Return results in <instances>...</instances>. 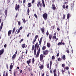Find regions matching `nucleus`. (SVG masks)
<instances>
[{
    "instance_id": "nucleus-1",
    "label": "nucleus",
    "mask_w": 76,
    "mask_h": 76,
    "mask_svg": "<svg viewBox=\"0 0 76 76\" xmlns=\"http://www.w3.org/2000/svg\"><path fill=\"white\" fill-rule=\"evenodd\" d=\"M38 44V43L37 42L34 46L35 49L34 50V56H36V54H37V45Z\"/></svg>"
},
{
    "instance_id": "nucleus-2",
    "label": "nucleus",
    "mask_w": 76,
    "mask_h": 76,
    "mask_svg": "<svg viewBox=\"0 0 76 76\" xmlns=\"http://www.w3.org/2000/svg\"><path fill=\"white\" fill-rule=\"evenodd\" d=\"M39 6H40L39 9L41 11V8L42 7V3H41V2L40 1H39V2L37 4V6L38 7H39Z\"/></svg>"
},
{
    "instance_id": "nucleus-3",
    "label": "nucleus",
    "mask_w": 76,
    "mask_h": 76,
    "mask_svg": "<svg viewBox=\"0 0 76 76\" xmlns=\"http://www.w3.org/2000/svg\"><path fill=\"white\" fill-rule=\"evenodd\" d=\"M42 17L45 20H46L47 19V17H48V15H47V13L43 14L42 15Z\"/></svg>"
},
{
    "instance_id": "nucleus-4",
    "label": "nucleus",
    "mask_w": 76,
    "mask_h": 76,
    "mask_svg": "<svg viewBox=\"0 0 76 76\" xmlns=\"http://www.w3.org/2000/svg\"><path fill=\"white\" fill-rule=\"evenodd\" d=\"M39 53H40V48H39V49L38 50L36 56H34L35 58H38L39 57Z\"/></svg>"
},
{
    "instance_id": "nucleus-5",
    "label": "nucleus",
    "mask_w": 76,
    "mask_h": 76,
    "mask_svg": "<svg viewBox=\"0 0 76 76\" xmlns=\"http://www.w3.org/2000/svg\"><path fill=\"white\" fill-rule=\"evenodd\" d=\"M43 53L44 55H48L49 53V50H46L45 51H43Z\"/></svg>"
},
{
    "instance_id": "nucleus-6",
    "label": "nucleus",
    "mask_w": 76,
    "mask_h": 76,
    "mask_svg": "<svg viewBox=\"0 0 76 76\" xmlns=\"http://www.w3.org/2000/svg\"><path fill=\"white\" fill-rule=\"evenodd\" d=\"M62 8L64 9H68V8H69V6L68 5H66H66L65 4H63L62 5Z\"/></svg>"
},
{
    "instance_id": "nucleus-7",
    "label": "nucleus",
    "mask_w": 76,
    "mask_h": 76,
    "mask_svg": "<svg viewBox=\"0 0 76 76\" xmlns=\"http://www.w3.org/2000/svg\"><path fill=\"white\" fill-rule=\"evenodd\" d=\"M43 58H44V56L42 55V54H41L40 56V61H42V60H43Z\"/></svg>"
},
{
    "instance_id": "nucleus-8",
    "label": "nucleus",
    "mask_w": 76,
    "mask_h": 76,
    "mask_svg": "<svg viewBox=\"0 0 76 76\" xmlns=\"http://www.w3.org/2000/svg\"><path fill=\"white\" fill-rule=\"evenodd\" d=\"M20 6L19 5H18L17 6V4H16V6L15 7V10L16 11H17V10H19V7Z\"/></svg>"
},
{
    "instance_id": "nucleus-9",
    "label": "nucleus",
    "mask_w": 76,
    "mask_h": 76,
    "mask_svg": "<svg viewBox=\"0 0 76 76\" xmlns=\"http://www.w3.org/2000/svg\"><path fill=\"white\" fill-rule=\"evenodd\" d=\"M4 49L3 48L2 49H1L0 50V56L1 55L3 54L4 53Z\"/></svg>"
},
{
    "instance_id": "nucleus-10",
    "label": "nucleus",
    "mask_w": 76,
    "mask_h": 76,
    "mask_svg": "<svg viewBox=\"0 0 76 76\" xmlns=\"http://www.w3.org/2000/svg\"><path fill=\"white\" fill-rule=\"evenodd\" d=\"M11 33L12 30H9L8 32V37H10V35H11Z\"/></svg>"
},
{
    "instance_id": "nucleus-11",
    "label": "nucleus",
    "mask_w": 76,
    "mask_h": 76,
    "mask_svg": "<svg viewBox=\"0 0 76 76\" xmlns=\"http://www.w3.org/2000/svg\"><path fill=\"white\" fill-rule=\"evenodd\" d=\"M31 60H32V59H29L27 61L26 63L28 64V66L29 64V63H31Z\"/></svg>"
},
{
    "instance_id": "nucleus-12",
    "label": "nucleus",
    "mask_w": 76,
    "mask_h": 76,
    "mask_svg": "<svg viewBox=\"0 0 76 76\" xmlns=\"http://www.w3.org/2000/svg\"><path fill=\"white\" fill-rule=\"evenodd\" d=\"M56 69H55L53 70L54 76H57V72H56Z\"/></svg>"
},
{
    "instance_id": "nucleus-13",
    "label": "nucleus",
    "mask_w": 76,
    "mask_h": 76,
    "mask_svg": "<svg viewBox=\"0 0 76 76\" xmlns=\"http://www.w3.org/2000/svg\"><path fill=\"white\" fill-rule=\"evenodd\" d=\"M52 9L53 10H55L56 9V6L54 4H52Z\"/></svg>"
},
{
    "instance_id": "nucleus-14",
    "label": "nucleus",
    "mask_w": 76,
    "mask_h": 76,
    "mask_svg": "<svg viewBox=\"0 0 76 76\" xmlns=\"http://www.w3.org/2000/svg\"><path fill=\"white\" fill-rule=\"evenodd\" d=\"M16 57V55L15 54H14L12 56V60H14V59Z\"/></svg>"
},
{
    "instance_id": "nucleus-15",
    "label": "nucleus",
    "mask_w": 76,
    "mask_h": 76,
    "mask_svg": "<svg viewBox=\"0 0 76 76\" xmlns=\"http://www.w3.org/2000/svg\"><path fill=\"white\" fill-rule=\"evenodd\" d=\"M40 29L41 31H42V33H44V31L45 30V28L43 27V28H40Z\"/></svg>"
},
{
    "instance_id": "nucleus-16",
    "label": "nucleus",
    "mask_w": 76,
    "mask_h": 76,
    "mask_svg": "<svg viewBox=\"0 0 76 76\" xmlns=\"http://www.w3.org/2000/svg\"><path fill=\"white\" fill-rule=\"evenodd\" d=\"M62 58L63 60H66V56L65 55H63L62 56Z\"/></svg>"
},
{
    "instance_id": "nucleus-17",
    "label": "nucleus",
    "mask_w": 76,
    "mask_h": 76,
    "mask_svg": "<svg viewBox=\"0 0 76 76\" xmlns=\"http://www.w3.org/2000/svg\"><path fill=\"white\" fill-rule=\"evenodd\" d=\"M50 70H51V65H52V61H50Z\"/></svg>"
},
{
    "instance_id": "nucleus-18",
    "label": "nucleus",
    "mask_w": 76,
    "mask_h": 76,
    "mask_svg": "<svg viewBox=\"0 0 76 76\" xmlns=\"http://www.w3.org/2000/svg\"><path fill=\"white\" fill-rule=\"evenodd\" d=\"M28 7H30L32 6V5H31V3H28Z\"/></svg>"
},
{
    "instance_id": "nucleus-19",
    "label": "nucleus",
    "mask_w": 76,
    "mask_h": 76,
    "mask_svg": "<svg viewBox=\"0 0 76 76\" xmlns=\"http://www.w3.org/2000/svg\"><path fill=\"white\" fill-rule=\"evenodd\" d=\"M39 68L40 69H42L44 68V65H42L39 66Z\"/></svg>"
},
{
    "instance_id": "nucleus-20",
    "label": "nucleus",
    "mask_w": 76,
    "mask_h": 76,
    "mask_svg": "<svg viewBox=\"0 0 76 76\" xmlns=\"http://www.w3.org/2000/svg\"><path fill=\"white\" fill-rule=\"evenodd\" d=\"M49 38L51 40V39L52 38V35L51 34H49Z\"/></svg>"
},
{
    "instance_id": "nucleus-21",
    "label": "nucleus",
    "mask_w": 76,
    "mask_h": 76,
    "mask_svg": "<svg viewBox=\"0 0 76 76\" xmlns=\"http://www.w3.org/2000/svg\"><path fill=\"white\" fill-rule=\"evenodd\" d=\"M50 46H51V45L50 42L48 43H47V46L48 47H50Z\"/></svg>"
},
{
    "instance_id": "nucleus-22",
    "label": "nucleus",
    "mask_w": 76,
    "mask_h": 76,
    "mask_svg": "<svg viewBox=\"0 0 76 76\" xmlns=\"http://www.w3.org/2000/svg\"><path fill=\"white\" fill-rule=\"evenodd\" d=\"M70 16V14L69 13H68L67 14V19H69V16Z\"/></svg>"
},
{
    "instance_id": "nucleus-23",
    "label": "nucleus",
    "mask_w": 76,
    "mask_h": 76,
    "mask_svg": "<svg viewBox=\"0 0 76 76\" xmlns=\"http://www.w3.org/2000/svg\"><path fill=\"white\" fill-rule=\"evenodd\" d=\"M58 61H61V60H62V59L61 58H59L57 59Z\"/></svg>"
},
{
    "instance_id": "nucleus-24",
    "label": "nucleus",
    "mask_w": 76,
    "mask_h": 76,
    "mask_svg": "<svg viewBox=\"0 0 76 76\" xmlns=\"http://www.w3.org/2000/svg\"><path fill=\"white\" fill-rule=\"evenodd\" d=\"M34 62H35V59L34 58L32 59V64H34Z\"/></svg>"
},
{
    "instance_id": "nucleus-25",
    "label": "nucleus",
    "mask_w": 76,
    "mask_h": 76,
    "mask_svg": "<svg viewBox=\"0 0 76 76\" xmlns=\"http://www.w3.org/2000/svg\"><path fill=\"white\" fill-rule=\"evenodd\" d=\"M46 49V47L45 46H44L42 48V50H45Z\"/></svg>"
},
{
    "instance_id": "nucleus-26",
    "label": "nucleus",
    "mask_w": 76,
    "mask_h": 76,
    "mask_svg": "<svg viewBox=\"0 0 76 76\" xmlns=\"http://www.w3.org/2000/svg\"><path fill=\"white\" fill-rule=\"evenodd\" d=\"M4 13L5 15H7V10H5Z\"/></svg>"
},
{
    "instance_id": "nucleus-27",
    "label": "nucleus",
    "mask_w": 76,
    "mask_h": 76,
    "mask_svg": "<svg viewBox=\"0 0 76 76\" xmlns=\"http://www.w3.org/2000/svg\"><path fill=\"white\" fill-rule=\"evenodd\" d=\"M15 30H16V28L14 27L13 29L12 33H14V32H15Z\"/></svg>"
},
{
    "instance_id": "nucleus-28",
    "label": "nucleus",
    "mask_w": 76,
    "mask_h": 76,
    "mask_svg": "<svg viewBox=\"0 0 76 76\" xmlns=\"http://www.w3.org/2000/svg\"><path fill=\"white\" fill-rule=\"evenodd\" d=\"M22 55L21 56V58L20 57H19V58L18 59V60H20V59L22 58V57H23V52H22Z\"/></svg>"
},
{
    "instance_id": "nucleus-29",
    "label": "nucleus",
    "mask_w": 76,
    "mask_h": 76,
    "mask_svg": "<svg viewBox=\"0 0 76 76\" xmlns=\"http://www.w3.org/2000/svg\"><path fill=\"white\" fill-rule=\"evenodd\" d=\"M22 20L23 21V23H26V20L25 19H22Z\"/></svg>"
},
{
    "instance_id": "nucleus-30",
    "label": "nucleus",
    "mask_w": 76,
    "mask_h": 76,
    "mask_svg": "<svg viewBox=\"0 0 76 76\" xmlns=\"http://www.w3.org/2000/svg\"><path fill=\"white\" fill-rule=\"evenodd\" d=\"M25 44H23L22 45V48H24L25 47Z\"/></svg>"
},
{
    "instance_id": "nucleus-31",
    "label": "nucleus",
    "mask_w": 76,
    "mask_h": 76,
    "mask_svg": "<svg viewBox=\"0 0 76 76\" xmlns=\"http://www.w3.org/2000/svg\"><path fill=\"white\" fill-rule=\"evenodd\" d=\"M34 45H32V49H31L32 51H34Z\"/></svg>"
},
{
    "instance_id": "nucleus-32",
    "label": "nucleus",
    "mask_w": 76,
    "mask_h": 76,
    "mask_svg": "<svg viewBox=\"0 0 76 76\" xmlns=\"http://www.w3.org/2000/svg\"><path fill=\"white\" fill-rule=\"evenodd\" d=\"M58 45H61L62 44H61V42H59V43H58L57 44Z\"/></svg>"
},
{
    "instance_id": "nucleus-33",
    "label": "nucleus",
    "mask_w": 76,
    "mask_h": 76,
    "mask_svg": "<svg viewBox=\"0 0 76 76\" xmlns=\"http://www.w3.org/2000/svg\"><path fill=\"white\" fill-rule=\"evenodd\" d=\"M63 40H61V44L63 45H65V43H63Z\"/></svg>"
},
{
    "instance_id": "nucleus-34",
    "label": "nucleus",
    "mask_w": 76,
    "mask_h": 76,
    "mask_svg": "<svg viewBox=\"0 0 76 76\" xmlns=\"http://www.w3.org/2000/svg\"><path fill=\"white\" fill-rule=\"evenodd\" d=\"M10 69H12L13 68V65H12V64L10 66Z\"/></svg>"
},
{
    "instance_id": "nucleus-35",
    "label": "nucleus",
    "mask_w": 76,
    "mask_h": 76,
    "mask_svg": "<svg viewBox=\"0 0 76 76\" xmlns=\"http://www.w3.org/2000/svg\"><path fill=\"white\" fill-rule=\"evenodd\" d=\"M35 41H36V39H34L33 41H32V43L33 44H34V42H35Z\"/></svg>"
},
{
    "instance_id": "nucleus-36",
    "label": "nucleus",
    "mask_w": 76,
    "mask_h": 76,
    "mask_svg": "<svg viewBox=\"0 0 76 76\" xmlns=\"http://www.w3.org/2000/svg\"><path fill=\"white\" fill-rule=\"evenodd\" d=\"M27 12L29 14V12H30L29 9V8H28Z\"/></svg>"
},
{
    "instance_id": "nucleus-37",
    "label": "nucleus",
    "mask_w": 76,
    "mask_h": 76,
    "mask_svg": "<svg viewBox=\"0 0 76 76\" xmlns=\"http://www.w3.org/2000/svg\"><path fill=\"white\" fill-rule=\"evenodd\" d=\"M52 60H54L55 59V57L53 56L52 57Z\"/></svg>"
},
{
    "instance_id": "nucleus-38",
    "label": "nucleus",
    "mask_w": 76,
    "mask_h": 76,
    "mask_svg": "<svg viewBox=\"0 0 76 76\" xmlns=\"http://www.w3.org/2000/svg\"><path fill=\"white\" fill-rule=\"evenodd\" d=\"M46 34L47 35V36H48V35H49V33L48 32V31H47L46 33Z\"/></svg>"
},
{
    "instance_id": "nucleus-39",
    "label": "nucleus",
    "mask_w": 76,
    "mask_h": 76,
    "mask_svg": "<svg viewBox=\"0 0 76 76\" xmlns=\"http://www.w3.org/2000/svg\"><path fill=\"white\" fill-rule=\"evenodd\" d=\"M16 72H14V76H16Z\"/></svg>"
},
{
    "instance_id": "nucleus-40",
    "label": "nucleus",
    "mask_w": 76,
    "mask_h": 76,
    "mask_svg": "<svg viewBox=\"0 0 76 76\" xmlns=\"http://www.w3.org/2000/svg\"><path fill=\"white\" fill-rule=\"evenodd\" d=\"M66 52H67V53H68V54H69V53H70V51H69V50H66Z\"/></svg>"
},
{
    "instance_id": "nucleus-41",
    "label": "nucleus",
    "mask_w": 76,
    "mask_h": 76,
    "mask_svg": "<svg viewBox=\"0 0 76 76\" xmlns=\"http://www.w3.org/2000/svg\"><path fill=\"white\" fill-rule=\"evenodd\" d=\"M34 16H35L36 18V19H37V18H38V17H37V15H36V14H35L34 15Z\"/></svg>"
},
{
    "instance_id": "nucleus-42",
    "label": "nucleus",
    "mask_w": 76,
    "mask_h": 76,
    "mask_svg": "<svg viewBox=\"0 0 76 76\" xmlns=\"http://www.w3.org/2000/svg\"><path fill=\"white\" fill-rule=\"evenodd\" d=\"M65 15H64V14H63V16L62 18V19H65Z\"/></svg>"
},
{
    "instance_id": "nucleus-43",
    "label": "nucleus",
    "mask_w": 76,
    "mask_h": 76,
    "mask_svg": "<svg viewBox=\"0 0 76 76\" xmlns=\"http://www.w3.org/2000/svg\"><path fill=\"white\" fill-rule=\"evenodd\" d=\"M65 69H66V70H68V69H69V68L68 67V66H66V67H65Z\"/></svg>"
},
{
    "instance_id": "nucleus-44",
    "label": "nucleus",
    "mask_w": 76,
    "mask_h": 76,
    "mask_svg": "<svg viewBox=\"0 0 76 76\" xmlns=\"http://www.w3.org/2000/svg\"><path fill=\"white\" fill-rule=\"evenodd\" d=\"M18 24L19 26H20V21H18Z\"/></svg>"
},
{
    "instance_id": "nucleus-45",
    "label": "nucleus",
    "mask_w": 76,
    "mask_h": 76,
    "mask_svg": "<svg viewBox=\"0 0 76 76\" xmlns=\"http://www.w3.org/2000/svg\"><path fill=\"white\" fill-rule=\"evenodd\" d=\"M53 39H56V36H53Z\"/></svg>"
},
{
    "instance_id": "nucleus-46",
    "label": "nucleus",
    "mask_w": 76,
    "mask_h": 76,
    "mask_svg": "<svg viewBox=\"0 0 76 76\" xmlns=\"http://www.w3.org/2000/svg\"><path fill=\"white\" fill-rule=\"evenodd\" d=\"M23 41V39H22L21 40H20V43H21V42H22V41Z\"/></svg>"
},
{
    "instance_id": "nucleus-47",
    "label": "nucleus",
    "mask_w": 76,
    "mask_h": 76,
    "mask_svg": "<svg viewBox=\"0 0 76 76\" xmlns=\"http://www.w3.org/2000/svg\"><path fill=\"white\" fill-rule=\"evenodd\" d=\"M57 31H56V32L54 33V34H53V35H54V36H56V34H57V32H56Z\"/></svg>"
},
{
    "instance_id": "nucleus-48",
    "label": "nucleus",
    "mask_w": 76,
    "mask_h": 76,
    "mask_svg": "<svg viewBox=\"0 0 76 76\" xmlns=\"http://www.w3.org/2000/svg\"><path fill=\"white\" fill-rule=\"evenodd\" d=\"M50 66V65H49V64H48L47 65V68L48 69L49 68V67Z\"/></svg>"
},
{
    "instance_id": "nucleus-49",
    "label": "nucleus",
    "mask_w": 76,
    "mask_h": 76,
    "mask_svg": "<svg viewBox=\"0 0 76 76\" xmlns=\"http://www.w3.org/2000/svg\"><path fill=\"white\" fill-rule=\"evenodd\" d=\"M38 35H36V36H35V39H37V38H38Z\"/></svg>"
},
{
    "instance_id": "nucleus-50",
    "label": "nucleus",
    "mask_w": 76,
    "mask_h": 76,
    "mask_svg": "<svg viewBox=\"0 0 76 76\" xmlns=\"http://www.w3.org/2000/svg\"><path fill=\"white\" fill-rule=\"evenodd\" d=\"M34 2H35V0H32L31 1V3H32V4H33V3H34Z\"/></svg>"
},
{
    "instance_id": "nucleus-51",
    "label": "nucleus",
    "mask_w": 76,
    "mask_h": 76,
    "mask_svg": "<svg viewBox=\"0 0 76 76\" xmlns=\"http://www.w3.org/2000/svg\"><path fill=\"white\" fill-rule=\"evenodd\" d=\"M61 72H62L63 75H64V70L62 69Z\"/></svg>"
},
{
    "instance_id": "nucleus-52",
    "label": "nucleus",
    "mask_w": 76,
    "mask_h": 76,
    "mask_svg": "<svg viewBox=\"0 0 76 76\" xmlns=\"http://www.w3.org/2000/svg\"><path fill=\"white\" fill-rule=\"evenodd\" d=\"M62 66L63 67H64V66H65V65L64 64H62Z\"/></svg>"
},
{
    "instance_id": "nucleus-53",
    "label": "nucleus",
    "mask_w": 76,
    "mask_h": 76,
    "mask_svg": "<svg viewBox=\"0 0 76 76\" xmlns=\"http://www.w3.org/2000/svg\"><path fill=\"white\" fill-rule=\"evenodd\" d=\"M59 55H60V53H58L56 55L57 57H58V56H59Z\"/></svg>"
},
{
    "instance_id": "nucleus-54",
    "label": "nucleus",
    "mask_w": 76,
    "mask_h": 76,
    "mask_svg": "<svg viewBox=\"0 0 76 76\" xmlns=\"http://www.w3.org/2000/svg\"><path fill=\"white\" fill-rule=\"evenodd\" d=\"M51 27L53 29H54V28L55 27V26H52Z\"/></svg>"
},
{
    "instance_id": "nucleus-55",
    "label": "nucleus",
    "mask_w": 76,
    "mask_h": 76,
    "mask_svg": "<svg viewBox=\"0 0 76 76\" xmlns=\"http://www.w3.org/2000/svg\"><path fill=\"white\" fill-rule=\"evenodd\" d=\"M22 28H23V27H22V26L20 27L19 30H21V29H22Z\"/></svg>"
},
{
    "instance_id": "nucleus-56",
    "label": "nucleus",
    "mask_w": 76,
    "mask_h": 76,
    "mask_svg": "<svg viewBox=\"0 0 76 76\" xmlns=\"http://www.w3.org/2000/svg\"><path fill=\"white\" fill-rule=\"evenodd\" d=\"M20 30H19V29L17 31V34H19V32H20Z\"/></svg>"
},
{
    "instance_id": "nucleus-57",
    "label": "nucleus",
    "mask_w": 76,
    "mask_h": 76,
    "mask_svg": "<svg viewBox=\"0 0 76 76\" xmlns=\"http://www.w3.org/2000/svg\"><path fill=\"white\" fill-rule=\"evenodd\" d=\"M57 30L58 31H60V28H57Z\"/></svg>"
},
{
    "instance_id": "nucleus-58",
    "label": "nucleus",
    "mask_w": 76,
    "mask_h": 76,
    "mask_svg": "<svg viewBox=\"0 0 76 76\" xmlns=\"http://www.w3.org/2000/svg\"><path fill=\"white\" fill-rule=\"evenodd\" d=\"M6 47H7V45H6V44H5L4 45V48H6Z\"/></svg>"
},
{
    "instance_id": "nucleus-59",
    "label": "nucleus",
    "mask_w": 76,
    "mask_h": 76,
    "mask_svg": "<svg viewBox=\"0 0 76 76\" xmlns=\"http://www.w3.org/2000/svg\"><path fill=\"white\" fill-rule=\"evenodd\" d=\"M42 4H44V0H42Z\"/></svg>"
},
{
    "instance_id": "nucleus-60",
    "label": "nucleus",
    "mask_w": 76,
    "mask_h": 76,
    "mask_svg": "<svg viewBox=\"0 0 76 76\" xmlns=\"http://www.w3.org/2000/svg\"><path fill=\"white\" fill-rule=\"evenodd\" d=\"M69 3V2H64L65 4H68V3Z\"/></svg>"
},
{
    "instance_id": "nucleus-61",
    "label": "nucleus",
    "mask_w": 76,
    "mask_h": 76,
    "mask_svg": "<svg viewBox=\"0 0 76 76\" xmlns=\"http://www.w3.org/2000/svg\"><path fill=\"white\" fill-rule=\"evenodd\" d=\"M30 34V33H28V34L27 35V37H28L29 36V34Z\"/></svg>"
},
{
    "instance_id": "nucleus-62",
    "label": "nucleus",
    "mask_w": 76,
    "mask_h": 76,
    "mask_svg": "<svg viewBox=\"0 0 76 76\" xmlns=\"http://www.w3.org/2000/svg\"><path fill=\"white\" fill-rule=\"evenodd\" d=\"M5 76H8V74H7V72H6Z\"/></svg>"
},
{
    "instance_id": "nucleus-63",
    "label": "nucleus",
    "mask_w": 76,
    "mask_h": 76,
    "mask_svg": "<svg viewBox=\"0 0 76 76\" xmlns=\"http://www.w3.org/2000/svg\"><path fill=\"white\" fill-rule=\"evenodd\" d=\"M58 76H59V75H60V72L58 71Z\"/></svg>"
},
{
    "instance_id": "nucleus-64",
    "label": "nucleus",
    "mask_w": 76,
    "mask_h": 76,
    "mask_svg": "<svg viewBox=\"0 0 76 76\" xmlns=\"http://www.w3.org/2000/svg\"><path fill=\"white\" fill-rule=\"evenodd\" d=\"M30 74H31V76H33V74L31 72L30 73Z\"/></svg>"
}]
</instances>
